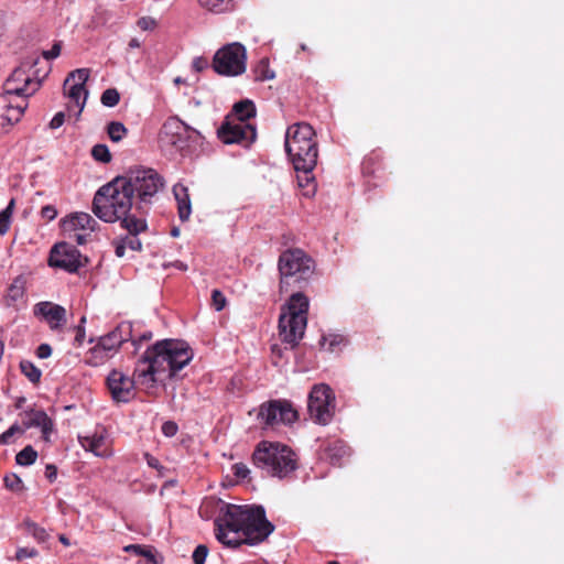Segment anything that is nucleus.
<instances>
[{"label":"nucleus","instance_id":"obj_1","mask_svg":"<svg viewBox=\"0 0 564 564\" xmlns=\"http://www.w3.org/2000/svg\"><path fill=\"white\" fill-rule=\"evenodd\" d=\"M215 534L225 546L236 549L241 544H257L273 531L261 506L225 505L215 521Z\"/></svg>","mask_w":564,"mask_h":564},{"label":"nucleus","instance_id":"obj_2","mask_svg":"<svg viewBox=\"0 0 564 564\" xmlns=\"http://www.w3.org/2000/svg\"><path fill=\"white\" fill-rule=\"evenodd\" d=\"M132 200L131 189L121 177H117L98 189L94 197L93 210L106 223L121 221V226L129 234H140L147 225L143 219L130 214Z\"/></svg>","mask_w":564,"mask_h":564},{"label":"nucleus","instance_id":"obj_3","mask_svg":"<svg viewBox=\"0 0 564 564\" xmlns=\"http://www.w3.org/2000/svg\"><path fill=\"white\" fill-rule=\"evenodd\" d=\"M181 355H144L135 365L134 376L138 386L150 392L158 382L175 376L192 360L186 357L180 360Z\"/></svg>","mask_w":564,"mask_h":564},{"label":"nucleus","instance_id":"obj_4","mask_svg":"<svg viewBox=\"0 0 564 564\" xmlns=\"http://www.w3.org/2000/svg\"><path fill=\"white\" fill-rule=\"evenodd\" d=\"M310 301L301 292L292 294L282 307L279 318V337L285 350H292L302 339L306 325Z\"/></svg>","mask_w":564,"mask_h":564},{"label":"nucleus","instance_id":"obj_5","mask_svg":"<svg viewBox=\"0 0 564 564\" xmlns=\"http://www.w3.org/2000/svg\"><path fill=\"white\" fill-rule=\"evenodd\" d=\"M285 152L294 169L315 167L318 158L315 131L304 122L294 123L286 129Z\"/></svg>","mask_w":564,"mask_h":564},{"label":"nucleus","instance_id":"obj_6","mask_svg":"<svg viewBox=\"0 0 564 564\" xmlns=\"http://www.w3.org/2000/svg\"><path fill=\"white\" fill-rule=\"evenodd\" d=\"M254 465L271 476L283 478L296 468L295 454L280 443L262 442L253 453Z\"/></svg>","mask_w":564,"mask_h":564},{"label":"nucleus","instance_id":"obj_7","mask_svg":"<svg viewBox=\"0 0 564 564\" xmlns=\"http://www.w3.org/2000/svg\"><path fill=\"white\" fill-rule=\"evenodd\" d=\"M279 272L281 289L291 284L301 285L314 272V261L301 249H289L279 258Z\"/></svg>","mask_w":564,"mask_h":564},{"label":"nucleus","instance_id":"obj_8","mask_svg":"<svg viewBox=\"0 0 564 564\" xmlns=\"http://www.w3.org/2000/svg\"><path fill=\"white\" fill-rule=\"evenodd\" d=\"M159 139L162 145L172 147L181 153H187L192 147L202 142L203 135L178 117H170L163 123Z\"/></svg>","mask_w":564,"mask_h":564},{"label":"nucleus","instance_id":"obj_9","mask_svg":"<svg viewBox=\"0 0 564 564\" xmlns=\"http://www.w3.org/2000/svg\"><path fill=\"white\" fill-rule=\"evenodd\" d=\"M213 68L223 76L235 77L243 74L247 68V50L238 42L220 47L214 55Z\"/></svg>","mask_w":564,"mask_h":564},{"label":"nucleus","instance_id":"obj_10","mask_svg":"<svg viewBox=\"0 0 564 564\" xmlns=\"http://www.w3.org/2000/svg\"><path fill=\"white\" fill-rule=\"evenodd\" d=\"M126 185L131 189V195L138 194L142 202L154 196L162 187L163 180L153 169L130 170L127 175L121 176Z\"/></svg>","mask_w":564,"mask_h":564},{"label":"nucleus","instance_id":"obj_11","mask_svg":"<svg viewBox=\"0 0 564 564\" xmlns=\"http://www.w3.org/2000/svg\"><path fill=\"white\" fill-rule=\"evenodd\" d=\"M132 328L130 323L123 322L119 324L113 330L99 338L98 347L105 351L116 350L123 348L129 350L130 347L134 351L141 350L143 344H148L152 339V333L145 332L138 339H131Z\"/></svg>","mask_w":564,"mask_h":564},{"label":"nucleus","instance_id":"obj_12","mask_svg":"<svg viewBox=\"0 0 564 564\" xmlns=\"http://www.w3.org/2000/svg\"><path fill=\"white\" fill-rule=\"evenodd\" d=\"M308 412L311 417L319 424H327L335 411V394L325 383L315 384L308 395Z\"/></svg>","mask_w":564,"mask_h":564},{"label":"nucleus","instance_id":"obj_13","mask_svg":"<svg viewBox=\"0 0 564 564\" xmlns=\"http://www.w3.org/2000/svg\"><path fill=\"white\" fill-rule=\"evenodd\" d=\"M89 78V69L78 68L68 74L64 82V95L69 99L68 111L78 117L85 108L88 90L85 87Z\"/></svg>","mask_w":564,"mask_h":564},{"label":"nucleus","instance_id":"obj_14","mask_svg":"<svg viewBox=\"0 0 564 564\" xmlns=\"http://www.w3.org/2000/svg\"><path fill=\"white\" fill-rule=\"evenodd\" d=\"M29 106V101L19 95L6 91L0 94V132L7 131L19 122Z\"/></svg>","mask_w":564,"mask_h":564},{"label":"nucleus","instance_id":"obj_15","mask_svg":"<svg viewBox=\"0 0 564 564\" xmlns=\"http://www.w3.org/2000/svg\"><path fill=\"white\" fill-rule=\"evenodd\" d=\"M258 417L268 426L279 423L291 424L297 419V412L286 401L273 400L260 406Z\"/></svg>","mask_w":564,"mask_h":564},{"label":"nucleus","instance_id":"obj_16","mask_svg":"<svg viewBox=\"0 0 564 564\" xmlns=\"http://www.w3.org/2000/svg\"><path fill=\"white\" fill-rule=\"evenodd\" d=\"M218 138L225 144L251 143L256 140V127L249 122H236L225 119L217 130Z\"/></svg>","mask_w":564,"mask_h":564},{"label":"nucleus","instance_id":"obj_17","mask_svg":"<svg viewBox=\"0 0 564 564\" xmlns=\"http://www.w3.org/2000/svg\"><path fill=\"white\" fill-rule=\"evenodd\" d=\"M48 263L53 268H59L69 273L76 272L83 265L80 252L67 242L56 243L52 248Z\"/></svg>","mask_w":564,"mask_h":564},{"label":"nucleus","instance_id":"obj_18","mask_svg":"<svg viewBox=\"0 0 564 564\" xmlns=\"http://www.w3.org/2000/svg\"><path fill=\"white\" fill-rule=\"evenodd\" d=\"M40 85L41 82L34 80L24 67H18L4 82L3 91L19 95L28 100L40 88Z\"/></svg>","mask_w":564,"mask_h":564},{"label":"nucleus","instance_id":"obj_19","mask_svg":"<svg viewBox=\"0 0 564 564\" xmlns=\"http://www.w3.org/2000/svg\"><path fill=\"white\" fill-rule=\"evenodd\" d=\"M78 441L85 451L95 456L108 458L112 456L111 440L106 429L98 427L91 434L80 435Z\"/></svg>","mask_w":564,"mask_h":564},{"label":"nucleus","instance_id":"obj_20","mask_svg":"<svg viewBox=\"0 0 564 564\" xmlns=\"http://www.w3.org/2000/svg\"><path fill=\"white\" fill-rule=\"evenodd\" d=\"M110 393L117 402H128L133 398L134 386L138 384L135 376L130 378L119 370H113L107 378Z\"/></svg>","mask_w":564,"mask_h":564},{"label":"nucleus","instance_id":"obj_21","mask_svg":"<svg viewBox=\"0 0 564 564\" xmlns=\"http://www.w3.org/2000/svg\"><path fill=\"white\" fill-rule=\"evenodd\" d=\"M34 314L43 318L55 330L66 324V310L52 302H40L34 306Z\"/></svg>","mask_w":564,"mask_h":564},{"label":"nucleus","instance_id":"obj_22","mask_svg":"<svg viewBox=\"0 0 564 564\" xmlns=\"http://www.w3.org/2000/svg\"><path fill=\"white\" fill-rule=\"evenodd\" d=\"M21 416L24 432L31 427H39L44 441H50V436L54 431V423L44 411L31 409L23 412Z\"/></svg>","mask_w":564,"mask_h":564},{"label":"nucleus","instance_id":"obj_23","mask_svg":"<svg viewBox=\"0 0 564 564\" xmlns=\"http://www.w3.org/2000/svg\"><path fill=\"white\" fill-rule=\"evenodd\" d=\"M97 221L87 213H75L69 215L63 223L65 231L93 232Z\"/></svg>","mask_w":564,"mask_h":564},{"label":"nucleus","instance_id":"obj_24","mask_svg":"<svg viewBox=\"0 0 564 564\" xmlns=\"http://www.w3.org/2000/svg\"><path fill=\"white\" fill-rule=\"evenodd\" d=\"M189 345L180 339H163L153 345H148L144 352L167 354V352H188Z\"/></svg>","mask_w":564,"mask_h":564},{"label":"nucleus","instance_id":"obj_25","mask_svg":"<svg viewBox=\"0 0 564 564\" xmlns=\"http://www.w3.org/2000/svg\"><path fill=\"white\" fill-rule=\"evenodd\" d=\"M256 116V106L249 100H241L236 102L232 107V110L229 115L226 116L225 119L236 121V122H248L249 119Z\"/></svg>","mask_w":564,"mask_h":564},{"label":"nucleus","instance_id":"obj_26","mask_svg":"<svg viewBox=\"0 0 564 564\" xmlns=\"http://www.w3.org/2000/svg\"><path fill=\"white\" fill-rule=\"evenodd\" d=\"M315 167L294 169L297 177V185L302 189V194L306 197H313L317 189L315 176L313 174Z\"/></svg>","mask_w":564,"mask_h":564},{"label":"nucleus","instance_id":"obj_27","mask_svg":"<svg viewBox=\"0 0 564 564\" xmlns=\"http://www.w3.org/2000/svg\"><path fill=\"white\" fill-rule=\"evenodd\" d=\"M173 194L177 202L178 217L182 221L188 220L192 214V205L188 189L183 184H176L173 187Z\"/></svg>","mask_w":564,"mask_h":564},{"label":"nucleus","instance_id":"obj_28","mask_svg":"<svg viewBox=\"0 0 564 564\" xmlns=\"http://www.w3.org/2000/svg\"><path fill=\"white\" fill-rule=\"evenodd\" d=\"M321 347L326 351L343 350L347 347V338L337 333L324 334L321 338Z\"/></svg>","mask_w":564,"mask_h":564},{"label":"nucleus","instance_id":"obj_29","mask_svg":"<svg viewBox=\"0 0 564 564\" xmlns=\"http://www.w3.org/2000/svg\"><path fill=\"white\" fill-rule=\"evenodd\" d=\"M14 206L15 199L11 198L8 206L0 212V236L6 235L10 228Z\"/></svg>","mask_w":564,"mask_h":564},{"label":"nucleus","instance_id":"obj_30","mask_svg":"<svg viewBox=\"0 0 564 564\" xmlns=\"http://www.w3.org/2000/svg\"><path fill=\"white\" fill-rule=\"evenodd\" d=\"M36 458L37 452L31 445L25 446L15 456L17 464L21 466L32 465L36 460Z\"/></svg>","mask_w":564,"mask_h":564},{"label":"nucleus","instance_id":"obj_31","mask_svg":"<svg viewBox=\"0 0 564 564\" xmlns=\"http://www.w3.org/2000/svg\"><path fill=\"white\" fill-rule=\"evenodd\" d=\"M20 369L22 371V373L32 382V383H37L41 379V376H42V372L41 370L39 369V367H36L35 365H33L32 362L28 361V360H22L20 362Z\"/></svg>","mask_w":564,"mask_h":564},{"label":"nucleus","instance_id":"obj_32","mask_svg":"<svg viewBox=\"0 0 564 564\" xmlns=\"http://www.w3.org/2000/svg\"><path fill=\"white\" fill-rule=\"evenodd\" d=\"M107 132L111 141L119 142L127 134V128L119 121H111L107 127Z\"/></svg>","mask_w":564,"mask_h":564},{"label":"nucleus","instance_id":"obj_33","mask_svg":"<svg viewBox=\"0 0 564 564\" xmlns=\"http://www.w3.org/2000/svg\"><path fill=\"white\" fill-rule=\"evenodd\" d=\"M256 79L258 80H270L275 77V74L269 67V59L262 58L256 67Z\"/></svg>","mask_w":564,"mask_h":564},{"label":"nucleus","instance_id":"obj_34","mask_svg":"<svg viewBox=\"0 0 564 564\" xmlns=\"http://www.w3.org/2000/svg\"><path fill=\"white\" fill-rule=\"evenodd\" d=\"M199 4L213 12H223L228 9L229 3L232 0H198Z\"/></svg>","mask_w":564,"mask_h":564},{"label":"nucleus","instance_id":"obj_35","mask_svg":"<svg viewBox=\"0 0 564 564\" xmlns=\"http://www.w3.org/2000/svg\"><path fill=\"white\" fill-rule=\"evenodd\" d=\"M24 429L22 425L13 424L6 432L0 435V444L9 445L13 442L14 435H23Z\"/></svg>","mask_w":564,"mask_h":564},{"label":"nucleus","instance_id":"obj_36","mask_svg":"<svg viewBox=\"0 0 564 564\" xmlns=\"http://www.w3.org/2000/svg\"><path fill=\"white\" fill-rule=\"evenodd\" d=\"M123 551L128 552V553H133V554L139 555V556H144L149 561L155 562L154 555H153L151 549L145 547L143 545H140V544H129V545H126L123 547Z\"/></svg>","mask_w":564,"mask_h":564},{"label":"nucleus","instance_id":"obj_37","mask_svg":"<svg viewBox=\"0 0 564 564\" xmlns=\"http://www.w3.org/2000/svg\"><path fill=\"white\" fill-rule=\"evenodd\" d=\"M91 155L96 161L108 163L111 160L109 149L105 144H96L91 149Z\"/></svg>","mask_w":564,"mask_h":564},{"label":"nucleus","instance_id":"obj_38","mask_svg":"<svg viewBox=\"0 0 564 564\" xmlns=\"http://www.w3.org/2000/svg\"><path fill=\"white\" fill-rule=\"evenodd\" d=\"M101 104L106 107H115L120 100V95L117 89L108 88L101 95Z\"/></svg>","mask_w":564,"mask_h":564},{"label":"nucleus","instance_id":"obj_39","mask_svg":"<svg viewBox=\"0 0 564 564\" xmlns=\"http://www.w3.org/2000/svg\"><path fill=\"white\" fill-rule=\"evenodd\" d=\"M6 487L13 492H22L24 490V484L22 479L15 475L10 474L4 477Z\"/></svg>","mask_w":564,"mask_h":564},{"label":"nucleus","instance_id":"obj_40","mask_svg":"<svg viewBox=\"0 0 564 564\" xmlns=\"http://www.w3.org/2000/svg\"><path fill=\"white\" fill-rule=\"evenodd\" d=\"M28 529L32 536L39 542H45L48 539L46 530L35 523H28Z\"/></svg>","mask_w":564,"mask_h":564},{"label":"nucleus","instance_id":"obj_41","mask_svg":"<svg viewBox=\"0 0 564 564\" xmlns=\"http://www.w3.org/2000/svg\"><path fill=\"white\" fill-rule=\"evenodd\" d=\"M208 555V547L204 544H199L193 552V562L195 564H204Z\"/></svg>","mask_w":564,"mask_h":564},{"label":"nucleus","instance_id":"obj_42","mask_svg":"<svg viewBox=\"0 0 564 564\" xmlns=\"http://www.w3.org/2000/svg\"><path fill=\"white\" fill-rule=\"evenodd\" d=\"M212 301L217 312L221 311L226 306V297L219 290L213 291Z\"/></svg>","mask_w":564,"mask_h":564},{"label":"nucleus","instance_id":"obj_43","mask_svg":"<svg viewBox=\"0 0 564 564\" xmlns=\"http://www.w3.org/2000/svg\"><path fill=\"white\" fill-rule=\"evenodd\" d=\"M177 431H178V426L173 421H166L162 425V433L166 437H173L177 433Z\"/></svg>","mask_w":564,"mask_h":564},{"label":"nucleus","instance_id":"obj_44","mask_svg":"<svg viewBox=\"0 0 564 564\" xmlns=\"http://www.w3.org/2000/svg\"><path fill=\"white\" fill-rule=\"evenodd\" d=\"M232 471L237 478L245 479L248 477L250 470L247 465L237 463L232 466Z\"/></svg>","mask_w":564,"mask_h":564},{"label":"nucleus","instance_id":"obj_45","mask_svg":"<svg viewBox=\"0 0 564 564\" xmlns=\"http://www.w3.org/2000/svg\"><path fill=\"white\" fill-rule=\"evenodd\" d=\"M36 555L37 551L35 549L20 547L17 551L15 558L18 561H22L26 557H35Z\"/></svg>","mask_w":564,"mask_h":564},{"label":"nucleus","instance_id":"obj_46","mask_svg":"<svg viewBox=\"0 0 564 564\" xmlns=\"http://www.w3.org/2000/svg\"><path fill=\"white\" fill-rule=\"evenodd\" d=\"M41 216H42V218H44L46 220H53L57 216V210L54 206L46 205V206L42 207Z\"/></svg>","mask_w":564,"mask_h":564},{"label":"nucleus","instance_id":"obj_47","mask_svg":"<svg viewBox=\"0 0 564 564\" xmlns=\"http://www.w3.org/2000/svg\"><path fill=\"white\" fill-rule=\"evenodd\" d=\"M68 237L73 240H75L78 245H84L87 241V237L91 232H85V231H67Z\"/></svg>","mask_w":564,"mask_h":564},{"label":"nucleus","instance_id":"obj_48","mask_svg":"<svg viewBox=\"0 0 564 564\" xmlns=\"http://www.w3.org/2000/svg\"><path fill=\"white\" fill-rule=\"evenodd\" d=\"M61 50V44L55 43L50 50L43 52V56L46 59H54L59 56Z\"/></svg>","mask_w":564,"mask_h":564},{"label":"nucleus","instance_id":"obj_49","mask_svg":"<svg viewBox=\"0 0 564 564\" xmlns=\"http://www.w3.org/2000/svg\"><path fill=\"white\" fill-rule=\"evenodd\" d=\"M138 26L143 31L153 30L155 26V20L148 17L141 18L138 21Z\"/></svg>","mask_w":564,"mask_h":564},{"label":"nucleus","instance_id":"obj_50","mask_svg":"<svg viewBox=\"0 0 564 564\" xmlns=\"http://www.w3.org/2000/svg\"><path fill=\"white\" fill-rule=\"evenodd\" d=\"M138 234H131V237H126L123 240L126 241V246L132 250H139L141 248V242L137 238Z\"/></svg>","mask_w":564,"mask_h":564},{"label":"nucleus","instance_id":"obj_51","mask_svg":"<svg viewBox=\"0 0 564 564\" xmlns=\"http://www.w3.org/2000/svg\"><path fill=\"white\" fill-rule=\"evenodd\" d=\"M64 121H65V113H64V112H62V111H59V112H57V113L52 118V120H51V122H50V128H51V129H57V128H59V127H62V126H63Z\"/></svg>","mask_w":564,"mask_h":564},{"label":"nucleus","instance_id":"obj_52","mask_svg":"<svg viewBox=\"0 0 564 564\" xmlns=\"http://www.w3.org/2000/svg\"><path fill=\"white\" fill-rule=\"evenodd\" d=\"M45 476L50 481H54L57 476V469L54 465H47L45 469Z\"/></svg>","mask_w":564,"mask_h":564},{"label":"nucleus","instance_id":"obj_53","mask_svg":"<svg viewBox=\"0 0 564 564\" xmlns=\"http://www.w3.org/2000/svg\"><path fill=\"white\" fill-rule=\"evenodd\" d=\"M126 241L123 239L119 240L116 242V249H115V253L117 257L121 258L124 256V252H126Z\"/></svg>","mask_w":564,"mask_h":564},{"label":"nucleus","instance_id":"obj_54","mask_svg":"<svg viewBox=\"0 0 564 564\" xmlns=\"http://www.w3.org/2000/svg\"><path fill=\"white\" fill-rule=\"evenodd\" d=\"M85 338V329L82 326L76 328L75 341L82 344Z\"/></svg>","mask_w":564,"mask_h":564},{"label":"nucleus","instance_id":"obj_55","mask_svg":"<svg viewBox=\"0 0 564 564\" xmlns=\"http://www.w3.org/2000/svg\"><path fill=\"white\" fill-rule=\"evenodd\" d=\"M207 65V62L203 58H196L194 62H193V66L196 68V70H202L206 67Z\"/></svg>","mask_w":564,"mask_h":564},{"label":"nucleus","instance_id":"obj_56","mask_svg":"<svg viewBox=\"0 0 564 564\" xmlns=\"http://www.w3.org/2000/svg\"><path fill=\"white\" fill-rule=\"evenodd\" d=\"M39 354H48L52 352V348L48 344H41L36 350Z\"/></svg>","mask_w":564,"mask_h":564},{"label":"nucleus","instance_id":"obj_57","mask_svg":"<svg viewBox=\"0 0 564 564\" xmlns=\"http://www.w3.org/2000/svg\"><path fill=\"white\" fill-rule=\"evenodd\" d=\"M140 46H141V42L138 39L133 37L130 40V42H129L130 48H138Z\"/></svg>","mask_w":564,"mask_h":564},{"label":"nucleus","instance_id":"obj_58","mask_svg":"<svg viewBox=\"0 0 564 564\" xmlns=\"http://www.w3.org/2000/svg\"><path fill=\"white\" fill-rule=\"evenodd\" d=\"M58 540L61 541V543H63L65 546H68L70 545V542L69 540L64 535V534H61Z\"/></svg>","mask_w":564,"mask_h":564},{"label":"nucleus","instance_id":"obj_59","mask_svg":"<svg viewBox=\"0 0 564 564\" xmlns=\"http://www.w3.org/2000/svg\"><path fill=\"white\" fill-rule=\"evenodd\" d=\"M147 458H148V464L152 467H156L158 466V460L149 455H147Z\"/></svg>","mask_w":564,"mask_h":564},{"label":"nucleus","instance_id":"obj_60","mask_svg":"<svg viewBox=\"0 0 564 564\" xmlns=\"http://www.w3.org/2000/svg\"><path fill=\"white\" fill-rule=\"evenodd\" d=\"M175 267H176L177 269H181V270H186V269H187V265H186V264H184V263H183V262H181V261H177V262L175 263Z\"/></svg>","mask_w":564,"mask_h":564},{"label":"nucleus","instance_id":"obj_61","mask_svg":"<svg viewBox=\"0 0 564 564\" xmlns=\"http://www.w3.org/2000/svg\"><path fill=\"white\" fill-rule=\"evenodd\" d=\"M24 401H25V399H24V398L19 399V400H18V402H17V408H21V406H22V403H23Z\"/></svg>","mask_w":564,"mask_h":564},{"label":"nucleus","instance_id":"obj_62","mask_svg":"<svg viewBox=\"0 0 564 564\" xmlns=\"http://www.w3.org/2000/svg\"><path fill=\"white\" fill-rule=\"evenodd\" d=\"M174 83H175L176 85H178V84L183 83V79H182L181 77H176V78L174 79Z\"/></svg>","mask_w":564,"mask_h":564},{"label":"nucleus","instance_id":"obj_63","mask_svg":"<svg viewBox=\"0 0 564 564\" xmlns=\"http://www.w3.org/2000/svg\"><path fill=\"white\" fill-rule=\"evenodd\" d=\"M172 235H173L174 237L178 236V230H177V229H173V230H172Z\"/></svg>","mask_w":564,"mask_h":564},{"label":"nucleus","instance_id":"obj_64","mask_svg":"<svg viewBox=\"0 0 564 564\" xmlns=\"http://www.w3.org/2000/svg\"><path fill=\"white\" fill-rule=\"evenodd\" d=\"M328 564H339V563H338V562H336V561H332V562H329Z\"/></svg>","mask_w":564,"mask_h":564}]
</instances>
